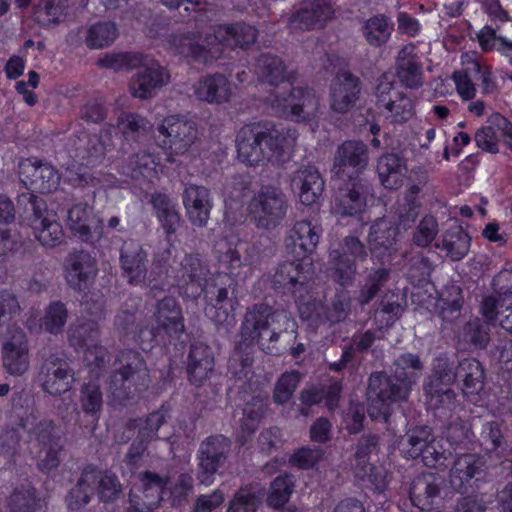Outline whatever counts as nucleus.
I'll return each mask as SVG.
<instances>
[{"instance_id":"obj_1","label":"nucleus","mask_w":512,"mask_h":512,"mask_svg":"<svg viewBox=\"0 0 512 512\" xmlns=\"http://www.w3.org/2000/svg\"><path fill=\"white\" fill-rule=\"evenodd\" d=\"M296 323L287 312L276 310L265 303L248 308L240 328V341L237 349L246 351L257 344L260 349L270 354H280L287 345V340L295 339Z\"/></svg>"},{"instance_id":"obj_2","label":"nucleus","mask_w":512,"mask_h":512,"mask_svg":"<svg viewBox=\"0 0 512 512\" xmlns=\"http://www.w3.org/2000/svg\"><path fill=\"white\" fill-rule=\"evenodd\" d=\"M235 143L238 159L249 166L278 161L291 144L288 132L270 121L245 124Z\"/></svg>"},{"instance_id":"obj_3","label":"nucleus","mask_w":512,"mask_h":512,"mask_svg":"<svg viewBox=\"0 0 512 512\" xmlns=\"http://www.w3.org/2000/svg\"><path fill=\"white\" fill-rule=\"evenodd\" d=\"M423 365L417 355L404 354L395 360L393 374L374 372L369 377L367 396L372 402L388 404L406 400Z\"/></svg>"},{"instance_id":"obj_4","label":"nucleus","mask_w":512,"mask_h":512,"mask_svg":"<svg viewBox=\"0 0 512 512\" xmlns=\"http://www.w3.org/2000/svg\"><path fill=\"white\" fill-rule=\"evenodd\" d=\"M97 64L101 68L115 71L140 68L130 82L132 95L140 99L153 97L155 90L166 83L164 69L158 64L148 65L147 58L138 52L106 54L98 59Z\"/></svg>"},{"instance_id":"obj_5","label":"nucleus","mask_w":512,"mask_h":512,"mask_svg":"<svg viewBox=\"0 0 512 512\" xmlns=\"http://www.w3.org/2000/svg\"><path fill=\"white\" fill-rule=\"evenodd\" d=\"M108 390L122 404L145 391L150 382L149 370L143 356L132 349L120 351L114 362Z\"/></svg>"},{"instance_id":"obj_6","label":"nucleus","mask_w":512,"mask_h":512,"mask_svg":"<svg viewBox=\"0 0 512 512\" xmlns=\"http://www.w3.org/2000/svg\"><path fill=\"white\" fill-rule=\"evenodd\" d=\"M16 205L20 216L31 226L41 245L53 248L62 243V226L48 211L46 202L41 197L24 192L18 195Z\"/></svg>"},{"instance_id":"obj_7","label":"nucleus","mask_w":512,"mask_h":512,"mask_svg":"<svg viewBox=\"0 0 512 512\" xmlns=\"http://www.w3.org/2000/svg\"><path fill=\"white\" fill-rule=\"evenodd\" d=\"M231 447V440L222 434L211 435L200 443L197 451V479L201 484L213 483L214 475L227 462Z\"/></svg>"},{"instance_id":"obj_8","label":"nucleus","mask_w":512,"mask_h":512,"mask_svg":"<svg viewBox=\"0 0 512 512\" xmlns=\"http://www.w3.org/2000/svg\"><path fill=\"white\" fill-rule=\"evenodd\" d=\"M287 207L285 195L273 186H263L249 204L257 226L264 229L275 228L284 218Z\"/></svg>"},{"instance_id":"obj_9","label":"nucleus","mask_w":512,"mask_h":512,"mask_svg":"<svg viewBox=\"0 0 512 512\" xmlns=\"http://www.w3.org/2000/svg\"><path fill=\"white\" fill-rule=\"evenodd\" d=\"M369 163V148L360 140H346L340 144L333 157V176L345 181L346 178L361 177Z\"/></svg>"},{"instance_id":"obj_10","label":"nucleus","mask_w":512,"mask_h":512,"mask_svg":"<svg viewBox=\"0 0 512 512\" xmlns=\"http://www.w3.org/2000/svg\"><path fill=\"white\" fill-rule=\"evenodd\" d=\"M37 380L45 392L60 396L72 388L75 382L74 370L66 359L51 354L43 359Z\"/></svg>"},{"instance_id":"obj_11","label":"nucleus","mask_w":512,"mask_h":512,"mask_svg":"<svg viewBox=\"0 0 512 512\" xmlns=\"http://www.w3.org/2000/svg\"><path fill=\"white\" fill-rule=\"evenodd\" d=\"M174 279L184 293L197 298L205 290L210 275L208 262L199 253L186 254L174 271Z\"/></svg>"},{"instance_id":"obj_12","label":"nucleus","mask_w":512,"mask_h":512,"mask_svg":"<svg viewBox=\"0 0 512 512\" xmlns=\"http://www.w3.org/2000/svg\"><path fill=\"white\" fill-rule=\"evenodd\" d=\"M445 479L438 473H422L410 486L412 504L421 511H439L444 503Z\"/></svg>"},{"instance_id":"obj_13","label":"nucleus","mask_w":512,"mask_h":512,"mask_svg":"<svg viewBox=\"0 0 512 512\" xmlns=\"http://www.w3.org/2000/svg\"><path fill=\"white\" fill-rule=\"evenodd\" d=\"M2 363L5 370L14 376L26 373L30 366L28 338L23 329L11 326L1 348Z\"/></svg>"},{"instance_id":"obj_14","label":"nucleus","mask_w":512,"mask_h":512,"mask_svg":"<svg viewBox=\"0 0 512 512\" xmlns=\"http://www.w3.org/2000/svg\"><path fill=\"white\" fill-rule=\"evenodd\" d=\"M158 131L165 137L163 147L176 155L185 153L198 137L196 123L178 116L165 118Z\"/></svg>"},{"instance_id":"obj_15","label":"nucleus","mask_w":512,"mask_h":512,"mask_svg":"<svg viewBox=\"0 0 512 512\" xmlns=\"http://www.w3.org/2000/svg\"><path fill=\"white\" fill-rule=\"evenodd\" d=\"M362 81L348 70H340L330 85V107L338 114L349 112L360 99Z\"/></svg>"},{"instance_id":"obj_16","label":"nucleus","mask_w":512,"mask_h":512,"mask_svg":"<svg viewBox=\"0 0 512 512\" xmlns=\"http://www.w3.org/2000/svg\"><path fill=\"white\" fill-rule=\"evenodd\" d=\"M154 320L156 327L147 330L149 340L164 332L170 337L178 338L185 332L184 317L181 306L172 296H165L155 305Z\"/></svg>"},{"instance_id":"obj_17","label":"nucleus","mask_w":512,"mask_h":512,"mask_svg":"<svg viewBox=\"0 0 512 512\" xmlns=\"http://www.w3.org/2000/svg\"><path fill=\"white\" fill-rule=\"evenodd\" d=\"M373 186L364 177L346 178L345 183L338 189L335 197V207L344 216L360 213L372 195Z\"/></svg>"},{"instance_id":"obj_18","label":"nucleus","mask_w":512,"mask_h":512,"mask_svg":"<svg viewBox=\"0 0 512 512\" xmlns=\"http://www.w3.org/2000/svg\"><path fill=\"white\" fill-rule=\"evenodd\" d=\"M484 474V460L472 453L460 454L454 460L449 472L451 488L460 494H467Z\"/></svg>"},{"instance_id":"obj_19","label":"nucleus","mask_w":512,"mask_h":512,"mask_svg":"<svg viewBox=\"0 0 512 512\" xmlns=\"http://www.w3.org/2000/svg\"><path fill=\"white\" fill-rule=\"evenodd\" d=\"M65 271L68 285L74 290L83 291L97 275V262L87 251H74L65 260Z\"/></svg>"},{"instance_id":"obj_20","label":"nucleus","mask_w":512,"mask_h":512,"mask_svg":"<svg viewBox=\"0 0 512 512\" xmlns=\"http://www.w3.org/2000/svg\"><path fill=\"white\" fill-rule=\"evenodd\" d=\"M398 226L389 218H377L369 227L367 244L369 252L375 258L382 260L396 252Z\"/></svg>"},{"instance_id":"obj_21","label":"nucleus","mask_w":512,"mask_h":512,"mask_svg":"<svg viewBox=\"0 0 512 512\" xmlns=\"http://www.w3.org/2000/svg\"><path fill=\"white\" fill-rule=\"evenodd\" d=\"M122 275L130 285L145 284L147 280V253L135 240H127L120 250Z\"/></svg>"},{"instance_id":"obj_22","label":"nucleus","mask_w":512,"mask_h":512,"mask_svg":"<svg viewBox=\"0 0 512 512\" xmlns=\"http://www.w3.org/2000/svg\"><path fill=\"white\" fill-rule=\"evenodd\" d=\"M333 16L334 9L326 0H306L291 15L290 24L303 31L321 29Z\"/></svg>"},{"instance_id":"obj_23","label":"nucleus","mask_w":512,"mask_h":512,"mask_svg":"<svg viewBox=\"0 0 512 512\" xmlns=\"http://www.w3.org/2000/svg\"><path fill=\"white\" fill-rule=\"evenodd\" d=\"M167 49L176 55L191 61L207 64L216 59L219 51L212 52L201 43V37L195 33L171 34L166 39Z\"/></svg>"},{"instance_id":"obj_24","label":"nucleus","mask_w":512,"mask_h":512,"mask_svg":"<svg viewBox=\"0 0 512 512\" xmlns=\"http://www.w3.org/2000/svg\"><path fill=\"white\" fill-rule=\"evenodd\" d=\"M319 242V228L310 221H297L285 239L287 253L295 258L306 260Z\"/></svg>"},{"instance_id":"obj_25","label":"nucleus","mask_w":512,"mask_h":512,"mask_svg":"<svg viewBox=\"0 0 512 512\" xmlns=\"http://www.w3.org/2000/svg\"><path fill=\"white\" fill-rule=\"evenodd\" d=\"M395 77L406 88L418 89L423 85L424 73L422 64L412 44L405 45L398 52L395 65Z\"/></svg>"},{"instance_id":"obj_26","label":"nucleus","mask_w":512,"mask_h":512,"mask_svg":"<svg viewBox=\"0 0 512 512\" xmlns=\"http://www.w3.org/2000/svg\"><path fill=\"white\" fill-rule=\"evenodd\" d=\"M68 225L81 241L93 244L101 236L99 220L87 204H76L68 210Z\"/></svg>"},{"instance_id":"obj_27","label":"nucleus","mask_w":512,"mask_h":512,"mask_svg":"<svg viewBox=\"0 0 512 512\" xmlns=\"http://www.w3.org/2000/svg\"><path fill=\"white\" fill-rule=\"evenodd\" d=\"M144 320L143 312L126 302L117 311L113 326L120 337L142 342L149 330Z\"/></svg>"},{"instance_id":"obj_28","label":"nucleus","mask_w":512,"mask_h":512,"mask_svg":"<svg viewBox=\"0 0 512 512\" xmlns=\"http://www.w3.org/2000/svg\"><path fill=\"white\" fill-rule=\"evenodd\" d=\"M291 184L299 190L300 201L307 206L316 203L324 191V180L318 169L312 165L301 166L296 170Z\"/></svg>"},{"instance_id":"obj_29","label":"nucleus","mask_w":512,"mask_h":512,"mask_svg":"<svg viewBox=\"0 0 512 512\" xmlns=\"http://www.w3.org/2000/svg\"><path fill=\"white\" fill-rule=\"evenodd\" d=\"M112 145L109 131H101L98 134H83L75 143V157L86 165L100 163Z\"/></svg>"},{"instance_id":"obj_30","label":"nucleus","mask_w":512,"mask_h":512,"mask_svg":"<svg viewBox=\"0 0 512 512\" xmlns=\"http://www.w3.org/2000/svg\"><path fill=\"white\" fill-rule=\"evenodd\" d=\"M183 204L193 225L202 227L207 224L212 208L207 188L192 184L187 186L183 193Z\"/></svg>"},{"instance_id":"obj_31","label":"nucleus","mask_w":512,"mask_h":512,"mask_svg":"<svg viewBox=\"0 0 512 512\" xmlns=\"http://www.w3.org/2000/svg\"><path fill=\"white\" fill-rule=\"evenodd\" d=\"M85 469L91 488L101 502L113 503L121 497L123 487L115 474L102 471L92 464L86 465Z\"/></svg>"},{"instance_id":"obj_32","label":"nucleus","mask_w":512,"mask_h":512,"mask_svg":"<svg viewBox=\"0 0 512 512\" xmlns=\"http://www.w3.org/2000/svg\"><path fill=\"white\" fill-rule=\"evenodd\" d=\"M311 265V263H309ZM308 266V264H306ZM308 271L304 260L296 258L294 261H284L278 264L272 276V285L275 289L295 292L308 281Z\"/></svg>"},{"instance_id":"obj_33","label":"nucleus","mask_w":512,"mask_h":512,"mask_svg":"<svg viewBox=\"0 0 512 512\" xmlns=\"http://www.w3.org/2000/svg\"><path fill=\"white\" fill-rule=\"evenodd\" d=\"M376 171L382 186L397 190L403 185L407 172L406 160L397 153H384L377 159Z\"/></svg>"},{"instance_id":"obj_34","label":"nucleus","mask_w":512,"mask_h":512,"mask_svg":"<svg viewBox=\"0 0 512 512\" xmlns=\"http://www.w3.org/2000/svg\"><path fill=\"white\" fill-rule=\"evenodd\" d=\"M490 323L494 324L495 321H488L486 318L469 320L458 333V344L470 352L486 349L491 340Z\"/></svg>"},{"instance_id":"obj_35","label":"nucleus","mask_w":512,"mask_h":512,"mask_svg":"<svg viewBox=\"0 0 512 512\" xmlns=\"http://www.w3.org/2000/svg\"><path fill=\"white\" fill-rule=\"evenodd\" d=\"M31 440L43 447L60 444L61 436L53 420L40 417L38 413L29 414L23 418L21 426Z\"/></svg>"},{"instance_id":"obj_36","label":"nucleus","mask_w":512,"mask_h":512,"mask_svg":"<svg viewBox=\"0 0 512 512\" xmlns=\"http://www.w3.org/2000/svg\"><path fill=\"white\" fill-rule=\"evenodd\" d=\"M213 38L231 48H246L256 42L257 30L242 22L231 25L224 24L214 29Z\"/></svg>"},{"instance_id":"obj_37","label":"nucleus","mask_w":512,"mask_h":512,"mask_svg":"<svg viewBox=\"0 0 512 512\" xmlns=\"http://www.w3.org/2000/svg\"><path fill=\"white\" fill-rule=\"evenodd\" d=\"M214 359L208 346L194 343L190 346L187 372L189 380L195 385H201L213 371Z\"/></svg>"},{"instance_id":"obj_38","label":"nucleus","mask_w":512,"mask_h":512,"mask_svg":"<svg viewBox=\"0 0 512 512\" xmlns=\"http://www.w3.org/2000/svg\"><path fill=\"white\" fill-rule=\"evenodd\" d=\"M23 174H26L30 189L40 193H51L60 183L58 172L47 163H29L24 165Z\"/></svg>"},{"instance_id":"obj_39","label":"nucleus","mask_w":512,"mask_h":512,"mask_svg":"<svg viewBox=\"0 0 512 512\" xmlns=\"http://www.w3.org/2000/svg\"><path fill=\"white\" fill-rule=\"evenodd\" d=\"M328 276L342 287L353 284L357 274L356 261L340 249L330 251L327 263Z\"/></svg>"},{"instance_id":"obj_40","label":"nucleus","mask_w":512,"mask_h":512,"mask_svg":"<svg viewBox=\"0 0 512 512\" xmlns=\"http://www.w3.org/2000/svg\"><path fill=\"white\" fill-rule=\"evenodd\" d=\"M461 390L466 396L478 395L485 386V370L475 358H464L458 361Z\"/></svg>"},{"instance_id":"obj_41","label":"nucleus","mask_w":512,"mask_h":512,"mask_svg":"<svg viewBox=\"0 0 512 512\" xmlns=\"http://www.w3.org/2000/svg\"><path fill=\"white\" fill-rule=\"evenodd\" d=\"M259 79L271 86L278 87L289 81L290 76L283 60L274 54L262 53L256 62Z\"/></svg>"},{"instance_id":"obj_42","label":"nucleus","mask_w":512,"mask_h":512,"mask_svg":"<svg viewBox=\"0 0 512 512\" xmlns=\"http://www.w3.org/2000/svg\"><path fill=\"white\" fill-rule=\"evenodd\" d=\"M391 276V270L385 267L371 268L359 289L355 292V301L364 307L377 297Z\"/></svg>"},{"instance_id":"obj_43","label":"nucleus","mask_w":512,"mask_h":512,"mask_svg":"<svg viewBox=\"0 0 512 512\" xmlns=\"http://www.w3.org/2000/svg\"><path fill=\"white\" fill-rule=\"evenodd\" d=\"M198 99L209 103L228 101L231 91L227 78L222 74H214L201 79L195 86Z\"/></svg>"},{"instance_id":"obj_44","label":"nucleus","mask_w":512,"mask_h":512,"mask_svg":"<svg viewBox=\"0 0 512 512\" xmlns=\"http://www.w3.org/2000/svg\"><path fill=\"white\" fill-rule=\"evenodd\" d=\"M481 312L488 321L498 322L503 329L512 333V295L503 298H484Z\"/></svg>"},{"instance_id":"obj_45","label":"nucleus","mask_w":512,"mask_h":512,"mask_svg":"<svg viewBox=\"0 0 512 512\" xmlns=\"http://www.w3.org/2000/svg\"><path fill=\"white\" fill-rule=\"evenodd\" d=\"M381 447V438L373 432L363 433L354 443L353 458L356 462L355 474L364 477L367 474L366 467L372 455H377Z\"/></svg>"},{"instance_id":"obj_46","label":"nucleus","mask_w":512,"mask_h":512,"mask_svg":"<svg viewBox=\"0 0 512 512\" xmlns=\"http://www.w3.org/2000/svg\"><path fill=\"white\" fill-rule=\"evenodd\" d=\"M265 490L259 484L241 486L230 500L227 512H256Z\"/></svg>"},{"instance_id":"obj_47","label":"nucleus","mask_w":512,"mask_h":512,"mask_svg":"<svg viewBox=\"0 0 512 512\" xmlns=\"http://www.w3.org/2000/svg\"><path fill=\"white\" fill-rule=\"evenodd\" d=\"M462 304L463 297L460 286L448 284L439 293L436 308L443 321L453 322L459 318Z\"/></svg>"},{"instance_id":"obj_48","label":"nucleus","mask_w":512,"mask_h":512,"mask_svg":"<svg viewBox=\"0 0 512 512\" xmlns=\"http://www.w3.org/2000/svg\"><path fill=\"white\" fill-rule=\"evenodd\" d=\"M68 0H38L34 5L33 17L41 27L58 25L65 18Z\"/></svg>"},{"instance_id":"obj_49","label":"nucleus","mask_w":512,"mask_h":512,"mask_svg":"<svg viewBox=\"0 0 512 512\" xmlns=\"http://www.w3.org/2000/svg\"><path fill=\"white\" fill-rule=\"evenodd\" d=\"M471 237L461 226L455 225L443 234L442 249L453 261L463 259L470 249Z\"/></svg>"},{"instance_id":"obj_50","label":"nucleus","mask_w":512,"mask_h":512,"mask_svg":"<svg viewBox=\"0 0 512 512\" xmlns=\"http://www.w3.org/2000/svg\"><path fill=\"white\" fill-rule=\"evenodd\" d=\"M152 205L158 220L168 235L174 234L180 226L181 218L175 205L164 194L152 196Z\"/></svg>"},{"instance_id":"obj_51","label":"nucleus","mask_w":512,"mask_h":512,"mask_svg":"<svg viewBox=\"0 0 512 512\" xmlns=\"http://www.w3.org/2000/svg\"><path fill=\"white\" fill-rule=\"evenodd\" d=\"M393 31V23L385 15L369 18L363 26V34L368 44L374 47L385 45Z\"/></svg>"},{"instance_id":"obj_52","label":"nucleus","mask_w":512,"mask_h":512,"mask_svg":"<svg viewBox=\"0 0 512 512\" xmlns=\"http://www.w3.org/2000/svg\"><path fill=\"white\" fill-rule=\"evenodd\" d=\"M424 391L429 405L433 408L451 409L456 399V393L451 385L442 383L440 380L430 376L424 384Z\"/></svg>"},{"instance_id":"obj_53","label":"nucleus","mask_w":512,"mask_h":512,"mask_svg":"<svg viewBox=\"0 0 512 512\" xmlns=\"http://www.w3.org/2000/svg\"><path fill=\"white\" fill-rule=\"evenodd\" d=\"M7 504L11 512H35L40 507V498L32 485L25 484L12 491Z\"/></svg>"},{"instance_id":"obj_54","label":"nucleus","mask_w":512,"mask_h":512,"mask_svg":"<svg viewBox=\"0 0 512 512\" xmlns=\"http://www.w3.org/2000/svg\"><path fill=\"white\" fill-rule=\"evenodd\" d=\"M319 109V99L315 92L309 88L295 87V101L293 102V119L309 120Z\"/></svg>"},{"instance_id":"obj_55","label":"nucleus","mask_w":512,"mask_h":512,"mask_svg":"<svg viewBox=\"0 0 512 512\" xmlns=\"http://www.w3.org/2000/svg\"><path fill=\"white\" fill-rule=\"evenodd\" d=\"M118 128L126 140L138 141L150 132L152 126L139 114L125 113L118 119Z\"/></svg>"},{"instance_id":"obj_56","label":"nucleus","mask_w":512,"mask_h":512,"mask_svg":"<svg viewBox=\"0 0 512 512\" xmlns=\"http://www.w3.org/2000/svg\"><path fill=\"white\" fill-rule=\"evenodd\" d=\"M118 36V30L112 22H98L86 30L85 43L91 49L109 46Z\"/></svg>"},{"instance_id":"obj_57","label":"nucleus","mask_w":512,"mask_h":512,"mask_svg":"<svg viewBox=\"0 0 512 512\" xmlns=\"http://www.w3.org/2000/svg\"><path fill=\"white\" fill-rule=\"evenodd\" d=\"M294 482L291 475H279L270 485L266 503L273 509H281L289 501L293 492Z\"/></svg>"},{"instance_id":"obj_58","label":"nucleus","mask_w":512,"mask_h":512,"mask_svg":"<svg viewBox=\"0 0 512 512\" xmlns=\"http://www.w3.org/2000/svg\"><path fill=\"white\" fill-rule=\"evenodd\" d=\"M294 101L295 87L285 90H274L266 99V103L272 115L291 119H293Z\"/></svg>"},{"instance_id":"obj_59","label":"nucleus","mask_w":512,"mask_h":512,"mask_svg":"<svg viewBox=\"0 0 512 512\" xmlns=\"http://www.w3.org/2000/svg\"><path fill=\"white\" fill-rule=\"evenodd\" d=\"M384 107L390 114L386 117L392 123H404L414 115V104L412 100L402 92H395L394 97L385 101Z\"/></svg>"},{"instance_id":"obj_60","label":"nucleus","mask_w":512,"mask_h":512,"mask_svg":"<svg viewBox=\"0 0 512 512\" xmlns=\"http://www.w3.org/2000/svg\"><path fill=\"white\" fill-rule=\"evenodd\" d=\"M145 498L158 505L163 498L164 491L168 484V478L152 471H144L138 475Z\"/></svg>"},{"instance_id":"obj_61","label":"nucleus","mask_w":512,"mask_h":512,"mask_svg":"<svg viewBox=\"0 0 512 512\" xmlns=\"http://www.w3.org/2000/svg\"><path fill=\"white\" fill-rule=\"evenodd\" d=\"M432 431L428 426H416L409 429L405 434L407 448L403 453L408 459H418L422 451L430 440H432Z\"/></svg>"},{"instance_id":"obj_62","label":"nucleus","mask_w":512,"mask_h":512,"mask_svg":"<svg viewBox=\"0 0 512 512\" xmlns=\"http://www.w3.org/2000/svg\"><path fill=\"white\" fill-rule=\"evenodd\" d=\"M67 318L68 310L65 304L61 301H53L45 309L41 327L46 332L57 335L63 331Z\"/></svg>"},{"instance_id":"obj_63","label":"nucleus","mask_w":512,"mask_h":512,"mask_svg":"<svg viewBox=\"0 0 512 512\" xmlns=\"http://www.w3.org/2000/svg\"><path fill=\"white\" fill-rule=\"evenodd\" d=\"M93 495L94 492L84 467L76 485L66 496V504L70 510H79L91 501Z\"/></svg>"},{"instance_id":"obj_64","label":"nucleus","mask_w":512,"mask_h":512,"mask_svg":"<svg viewBox=\"0 0 512 512\" xmlns=\"http://www.w3.org/2000/svg\"><path fill=\"white\" fill-rule=\"evenodd\" d=\"M302 375L298 371L283 373L277 380L273 390V400L278 405H285L292 398Z\"/></svg>"}]
</instances>
